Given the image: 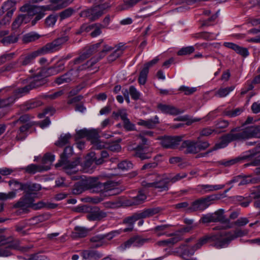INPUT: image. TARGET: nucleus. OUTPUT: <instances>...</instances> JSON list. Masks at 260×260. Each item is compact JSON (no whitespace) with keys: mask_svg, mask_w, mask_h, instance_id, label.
<instances>
[{"mask_svg":"<svg viewBox=\"0 0 260 260\" xmlns=\"http://www.w3.org/2000/svg\"><path fill=\"white\" fill-rule=\"evenodd\" d=\"M157 109L162 113L176 115L180 113L179 110L173 106L159 103L157 106Z\"/></svg>","mask_w":260,"mask_h":260,"instance_id":"24","label":"nucleus"},{"mask_svg":"<svg viewBox=\"0 0 260 260\" xmlns=\"http://www.w3.org/2000/svg\"><path fill=\"white\" fill-rule=\"evenodd\" d=\"M45 6H38L36 5H32L30 4H25L20 8V11L22 12H26L25 15H27V17L28 16H34L37 14L41 12V11L43 8H45Z\"/></svg>","mask_w":260,"mask_h":260,"instance_id":"19","label":"nucleus"},{"mask_svg":"<svg viewBox=\"0 0 260 260\" xmlns=\"http://www.w3.org/2000/svg\"><path fill=\"white\" fill-rule=\"evenodd\" d=\"M160 123L159 117L155 115L153 118L146 120L139 119L137 124L148 129H154Z\"/></svg>","mask_w":260,"mask_h":260,"instance_id":"20","label":"nucleus"},{"mask_svg":"<svg viewBox=\"0 0 260 260\" xmlns=\"http://www.w3.org/2000/svg\"><path fill=\"white\" fill-rule=\"evenodd\" d=\"M101 43H96L91 46L85 48L81 54L86 59L91 56L96 50L97 48L100 46Z\"/></svg>","mask_w":260,"mask_h":260,"instance_id":"38","label":"nucleus"},{"mask_svg":"<svg viewBox=\"0 0 260 260\" xmlns=\"http://www.w3.org/2000/svg\"><path fill=\"white\" fill-rule=\"evenodd\" d=\"M81 255L85 260H97L103 256V254L98 251L91 250H83Z\"/></svg>","mask_w":260,"mask_h":260,"instance_id":"27","label":"nucleus"},{"mask_svg":"<svg viewBox=\"0 0 260 260\" xmlns=\"http://www.w3.org/2000/svg\"><path fill=\"white\" fill-rule=\"evenodd\" d=\"M90 155H91V157L86 158L84 163V169L86 172L90 171L89 170L90 168H93L95 167L94 160L93 159V157L95 156V154L93 153H91Z\"/></svg>","mask_w":260,"mask_h":260,"instance_id":"53","label":"nucleus"},{"mask_svg":"<svg viewBox=\"0 0 260 260\" xmlns=\"http://www.w3.org/2000/svg\"><path fill=\"white\" fill-rule=\"evenodd\" d=\"M24 183L20 182L15 179H11L8 182L10 186H13L14 187L12 191H15L16 193L17 191L18 190H23Z\"/></svg>","mask_w":260,"mask_h":260,"instance_id":"50","label":"nucleus"},{"mask_svg":"<svg viewBox=\"0 0 260 260\" xmlns=\"http://www.w3.org/2000/svg\"><path fill=\"white\" fill-rule=\"evenodd\" d=\"M148 241L149 239H148L143 238L140 236L136 235L126 241L124 243V246L125 247H129L132 245L137 247L140 246Z\"/></svg>","mask_w":260,"mask_h":260,"instance_id":"22","label":"nucleus"},{"mask_svg":"<svg viewBox=\"0 0 260 260\" xmlns=\"http://www.w3.org/2000/svg\"><path fill=\"white\" fill-rule=\"evenodd\" d=\"M244 111L243 108H237L234 110H225L223 112L224 115L229 117H235L240 115Z\"/></svg>","mask_w":260,"mask_h":260,"instance_id":"44","label":"nucleus"},{"mask_svg":"<svg viewBox=\"0 0 260 260\" xmlns=\"http://www.w3.org/2000/svg\"><path fill=\"white\" fill-rule=\"evenodd\" d=\"M43 105V102L40 100H32L27 101L21 106V109L24 111H27Z\"/></svg>","mask_w":260,"mask_h":260,"instance_id":"32","label":"nucleus"},{"mask_svg":"<svg viewBox=\"0 0 260 260\" xmlns=\"http://www.w3.org/2000/svg\"><path fill=\"white\" fill-rule=\"evenodd\" d=\"M220 236L219 234L207 235L200 238L198 242L192 247V249L193 251L197 250L207 243H210L211 246L220 249V248L217 247L216 245V244H220Z\"/></svg>","mask_w":260,"mask_h":260,"instance_id":"9","label":"nucleus"},{"mask_svg":"<svg viewBox=\"0 0 260 260\" xmlns=\"http://www.w3.org/2000/svg\"><path fill=\"white\" fill-rule=\"evenodd\" d=\"M43 54H44L42 49L40 48L31 53L21 55L18 59V62L20 64V67L26 66L32 63L36 57Z\"/></svg>","mask_w":260,"mask_h":260,"instance_id":"16","label":"nucleus"},{"mask_svg":"<svg viewBox=\"0 0 260 260\" xmlns=\"http://www.w3.org/2000/svg\"><path fill=\"white\" fill-rule=\"evenodd\" d=\"M224 184L210 185L202 184L199 185L200 188L203 190L204 192H211L221 189L224 187Z\"/></svg>","mask_w":260,"mask_h":260,"instance_id":"37","label":"nucleus"},{"mask_svg":"<svg viewBox=\"0 0 260 260\" xmlns=\"http://www.w3.org/2000/svg\"><path fill=\"white\" fill-rule=\"evenodd\" d=\"M194 51V48L193 46H187L185 47H183L181 49H180L178 51L177 54L180 56L189 55L192 53Z\"/></svg>","mask_w":260,"mask_h":260,"instance_id":"58","label":"nucleus"},{"mask_svg":"<svg viewBox=\"0 0 260 260\" xmlns=\"http://www.w3.org/2000/svg\"><path fill=\"white\" fill-rule=\"evenodd\" d=\"M88 233V230L84 227L76 226L72 232L71 236L72 238H80L85 237Z\"/></svg>","mask_w":260,"mask_h":260,"instance_id":"34","label":"nucleus"},{"mask_svg":"<svg viewBox=\"0 0 260 260\" xmlns=\"http://www.w3.org/2000/svg\"><path fill=\"white\" fill-rule=\"evenodd\" d=\"M18 40V37L15 34H11L10 35L4 37L0 42L5 46L16 43Z\"/></svg>","mask_w":260,"mask_h":260,"instance_id":"40","label":"nucleus"},{"mask_svg":"<svg viewBox=\"0 0 260 260\" xmlns=\"http://www.w3.org/2000/svg\"><path fill=\"white\" fill-rule=\"evenodd\" d=\"M224 210L219 209L214 213H211L214 222H220L221 223H229V219L225 217L224 215Z\"/></svg>","mask_w":260,"mask_h":260,"instance_id":"33","label":"nucleus"},{"mask_svg":"<svg viewBox=\"0 0 260 260\" xmlns=\"http://www.w3.org/2000/svg\"><path fill=\"white\" fill-rule=\"evenodd\" d=\"M57 15H50L45 19V24L48 27L53 26L57 21Z\"/></svg>","mask_w":260,"mask_h":260,"instance_id":"64","label":"nucleus"},{"mask_svg":"<svg viewBox=\"0 0 260 260\" xmlns=\"http://www.w3.org/2000/svg\"><path fill=\"white\" fill-rule=\"evenodd\" d=\"M236 201L239 202L241 206L246 207L251 202L252 199L251 197L244 198L242 196H237L236 197Z\"/></svg>","mask_w":260,"mask_h":260,"instance_id":"52","label":"nucleus"},{"mask_svg":"<svg viewBox=\"0 0 260 260\" xmlns=\"http://www.w3.org/2000/svg\"><path fill=\"white\" fill-rule=\"evenodd\" d=\"M200 139V137H198L197 141H196L197 153L201 151L205 150L210 146L208 141H201L199 140Z\"/></svg>","mask_w":260,"mask_h":260,"instance_id":"55","label":"nucleus"},{"mask_svg":"<svg viewBox=\"0 0 260 260\" xmlns=\"http://www.w3.org/2000/svg\"><path fill=\"white\" fill-rule=\"evenodd\" d=\"M69 40L68 35L61 36L53 40L52 42L47 43L41 48L44 54L53 52L59 50L62 46Z\"/></svg>","mask_w":260,"mask_h":260,"instance_id":"10","label":"nucleus"},{"mask_svg":"<svg viewBox=\"0 0 260 260\" xmlns=\"http://www.w3.org/2000/svg\"><path fill=\"white\" fill-rule=\"evenodd\" d=\"M253 137L260 138V128L258 126H248L244 128L237 127L220 138L221 141L216 144L213 150L223 148L233 141H242Z\"/></svg>","mask_w":260,"mask_h":260,"instance_id":"1","label":"nucleus"},{"mask_svg":"<svg viewBox=\"0 0 260 260\" xmlns=\"http://www.w3.org/2000/svg\"><path fill=\"white\" fill-rule=\"evenodd\" d=\"M42 187L40 184L38 183H32L30 182L24 183L23 191L24 193H36L37 192L40 191Z\"/></svg>","mask_w":260,"mask_h":260,"instance_id":"29","label":"nucleus"},{"mask_svg":"<svg viewBox=\"0 0 260 260\" xmlns=\"http://www.w3.org/2000/svg\"><path fill=\"white\" fill-rule=\"evenodd\" d=\"M182 239V237L180 234H175L171 238L157 242L156 244L159 246H170L177 243Z\"/></svg>","mask_w":260,"mask_h":260,"instance_id":"28","label":"nucleus"},{"mask_svg":"<svg viewBox=\"0 0 260 260\" xmlns=\"http://www.w3.org/2000/svg\"><path fill=\"white\" fill-rule=\"evenodd\" d=\"M16 100V98L13 95L8 98L0 100V108L10 107L12 105Z\"/></svg>","mask_w":260,"mask_h":260,"instance_id":"47","label":"nucleus"},{"mask_svg":"<svg viewBox=\"0 0 260 260\" xmlns=\"http://www.w3.org/2000/svg\"><path fill=\"white\" fill-rule=\"evenodd\" d=\"M16 2L14 0H8L5 2L2 6V9L7 12L6 16L11 18L14 12L16 10Z\"/></svg>","mask_w":260,"mask_h":260,"instance_id":"26","label":"nucleus"},{"mask_svg":"<svg viewBox=\"0 0 260 260\" xmlns=\"http://www.w3.org/2000/svg\"><path fill=\"white\" fill-rule=\"evenodd\" d=\"M100 59V56L98 58H95V57L91 58L90 59L88 60L86 62V63L82 64L81 66L77 68V69L79 72L81 71L85 70L87 68H91L93 65H94Z\"/></svg>","mask_w":260,"mask_h":260,"instance_id":"45","label":"nucleus"},{"mask_svg":"<svg viewBox=\"0 0 260 260\" xmlns=\"http://www.w3.org/2000/svg\"><path fill=\"white\" fill-rule=\"evenodd\" d=\"M149 71L147 69L143 68L140 73L138 82L140 84L144 85L147 81V75Z\"/></svg>","mask_w":260,"mask_h":260,"instance_id":"56","label":"nucleus"},{"mask_svg":"<svg viewBox=\"0 0 260 260\" xmlns=\"http://www.w3.org/2000/svg\"><path fill=\"white\" fill-rule=\"evenodd\" d=\"M71 135L70 134L60 135L58 140L56 141L55 144L58 147H62L69 143L71 139Z\"/></svg>","mask_w":260,"mask_h":260,"instance_id":"42","label":"nucleus"},{"mask_svg":"<svg viewBox=\"0 0 260 260\" xmlns=\"http://www.w3.org/2000/svg\"><path fill=\"white\" fill-rule=\"evenodd\" d=\"M87 185L88 188L92 189L94 192H100L113 191V192L111 194L119 193L118 189L115 188L116 183L111 180L101 182L99 181L98 178L92 177L87 180Z\"/></svg>","mask_w":260,"mask_h":260,"instance_id":"4","label":"nucleus"},{"mask_svg":"<svg viewBox=\"0 0 260 260\" xmlns=\"http://www.w3.org/2000/svg\"><path fill=\"white\" fill-rule=\"evenodd\" d=\"M80 158L77 157L72 161H70L68 159L65 161H59L55 165V167H59L63 166L65 172L69 175H72L78 171L79 169L77 168V167L80 164Z\"/></svg>","mask_w":260,"mask_h":260,"instance_id":"12","label":"nucleus"},{"mask_svg":"<svg viewBox=\"0 0 260 260\" xmlns=\"http://www.w3.org/2000/svg\"><path fill=\"white\" fill-rule=\"evenodd\" d=\"M217 195L212 194L202 197L192 202L188 208V212L196 211H203L207 209L211 204L212 202L218 200Z\"/></svg>","mask_w":260,"mask_h":260,"instance_id":"8","label":"nucleus"},{"mask_svg":"<svg viewBox=\"0 0 260 260\" xmlns=\"http://www.w3.org/2000/svg\"><path fill=\"white\" fill-rule=\"evenodd\" d=\"M74 12L75 10L72 8H69L66 9L59 13L60 20H62L70 17Z\"/></svg>","mask_w":260,"mask_h":260,"instance_id":"57","label":"nucleus"},{"mask_svg":"<svg viewBox=\"0 0 260 260\" xmlns=\"http://www.w3.org/2000/svg\"><path fill=\"white\" fill-rule=\"evenodd\" d=\"M40 35L38 34L31 32L23 36L22 41L25 43L34 42L40 38Z\"/></svg>","mask_w":260,"mask_h":260,"instance_id":"46","label":"nucleus"},{"mask_svg":"<svg viewBox=\"0 0 260 260\" xmlns=\"http://www.w3.org/2000/svg\"><path fill=\"white\" fill-rule=\"evenodd\" d=\"M49 76L44 69L40 70L36 75L30 78L31 81L29 85L31 89H34L40 87L46 82V78Z\"/></svg>","mask_w":260,"mask_h":260,"instance_id":"14","label":"nucleus"},{"mask_svg":"<svg viewBox=\"0 0 260 260\" xmlns=\"http://www.w3.org/2000/svg\"><path fill=\"white\" fill-rule=\"evenodd\" d=\"M87 139L92 143L94 141L99 138L98 131L95 129H87Z\"/></svg>","mask_w":260,"mask_h":260,"instance_id":"51","label":"nucleus"},{"mask_svg":"<svg viewBox=\"0 0 260 260\" xmlns=\"http://www.w3.org/2000/svg\"><path fill=\"white\" fill-rule=\"evenodd\" d=\"M107 213L101 210L98 207H93L90 209L87 214L86 217L89 221L101 220L106 217Z\"/></svg>","mask_w":260,"mask_h":260,"instance_id":"18","label":"nucleus"},{"mask_svg":"<svg viewBox=\"0 0 260 260\" xmlns=\"http://www.w3.org/2000/svg\"><path fill=\"white\" fill-rule=\"evenodd\" d=\"M77 69H71L67 73L55 78L54 82L59 85L63 84L69 83L79 76Z\"/></svg>","mask_w":260,"mask_h":260,"instance_id":"13","label":"nucleus"},{"mask_svg":"<svg viewBox=\"0 0 260 260\" xmlns=\"http://www.w3.org/2000/svg\"><path fill=\"white\" fill-rule=\"evenodd\" d=\"M106 236L104 235H97L92 237L90 239L91 242L90 247L92 248H97L102 246L106 244L104 241Z\"/></svg>","mask_w":260,"mask_h":260,"instance_id":"30","label":"nucleus"},{"mask_svg":"<svg viewBox=\"0 0 260 260\" xmlns=\"http://www.w3.org/2000/svg\"><path fill=\"white\" fill-rule=\"evenodd\" d=\"M197 90L196 87H190L185 86H181L179 88V90L184 93L185 95H190L195 92Z\"/></svg>","mask_w":260,"mask_h":260,"instance_id":"63","label":"nucleus"},{"mask_svg":"<svg viewBox=\"0 0 260 260\" xmlns=\"http://www.w3.org/2000/svg\"><path fill=\"white\" fill-rule=\"evenodd\" d=\"M234 86H230L224 88H220L217 92L216 94L219 97L222 98L226 96L231 91L234 89Z\"/></svg>","mask_w":260,"mask_h":260,"instance_id":"60","label":"nucleus"},{"mask_svg":"<svg viewBox=\"0 0 260 260\" xmlns=\"http://www.w3.org/2000/svg\"><path fill=\"white\" fill-rule=\"evenodd\" d=\"M152 176V182H147L146 181L142 182L143 186L147 188H154L158 189L160 191H168L169 189V175L167 174H158L154 173L150 175Z\"/></svg>","mask_w":260,"mask_h":260,"instance_id":"5","label":"nucleus"},{"mask_svg":"<svg viewBox=\"0 0 260 260\" xmlns=\"http://www.w3.org/2000/svg\"><path fill=\"white\" fill-rule=\"evenodd\" d=\"M27 18L26 15H20L12 23V28L13 29L18 28Z\"/></svg>","mask_w":260,"mask_h":260,"instance_id":"54","label":"nucleus"},{"mask_svg":"<svg viewBox=\"0 0 260 260\" xmlns=\"http://www.w3.org/2000/svg\"><path fill=\"white\" fill-rule=\"evenodd\" d=\"M121 47H122V45H119L113 52L108 56L107 59L109 62H112L115 61L121 56L123 53V50L121 48Z\"/></svg>","mask_w":260,"mask_h":260,"instance_id":"43","label":"nucleus"},{"mask_svg":"<svg viewBox=\"0 0 260 260\" xmlns=\"http://www.w3.org/2000/svg\"><path fill=\"white\" fill-rule=\"evenodd\" d=\"M183 136H164L158 137L156 139L160 141V144L162 147L167 149L176 148L182 141Z\"/></svg>","mask_w":260,"mask_h":260,"instance_id":"11","label":"nucleus"},{"mask_svg":"<svg viewBox=\"0 0 260 260\" xmlns=\"http://www.w3.org/2000/svg\"><path fill=\"white\" fill-rule=\"evenodd\" d=\"M98 9L96 6H94L89 9L82 11L80 13V16L86 17L91 21H95L102 16L101 11Z\"/></svg>","mask_w":260,"mask_h":260,"instance_id":"17","label":"nucleus"},{"mask_svg":"<svg viewBox=\"0 0 260 260\" xmlns=\"http://www.w3.org/2000/svg\"><path fill=\"white\" fill-rule=\"evenodd\" d=\"M223 46L234 50L243 57H246L249 55V52L247 48L241 47L233 43L225 42Z\"/></svg>","mask_w":260,"mask_h":260,"instance_id":"23","label":"nucleus"},{"mask_svg":"<svg viewBox=\"0 0 260 260\" xmlns=\"http://www.w3.org/2000/svg\"><path fill=\"white\" fill-rule=\"evenodd\" d=\"M0 257H7L12 255L13 249H21L26 251L29 248L20 247L19 240L12 241L11 238H6L5 236H0Z\"/></svg>","mask_w":260,"mask_h":260,"instance_id":"6","label":"nucleus"},{"mask_svg":"<svg viewBox=\"0 0 260 260\" xmlns=\"http://www.w3.org/2000/svg\"><path fill=\"white\" fill-rule=\"evenodd\" d=\"M36 193H24V194L13 205L14 208H19L16 212L17 215L26 214L29 212V208L34 210H39L46 207V204L42 201L35 203Z\"/></svg>","mask_w":260,"mask_h":260,"instance_id":"2","label":"nucleus"},{"mask_svg":"<svg viewBox=\"0 0 260 260\" xmlns=\"http://www.w3.org/2000/svg\"><path fill=\"white\" fill-rule=\"evenodd\" d=\"M128 150L135 151L134 155L140 158L141 160L148 159L151 157L153 151L152 148L138 145L136 148L128 147Z\"/></svg>","mask_w":260,"mask_h":260,"instance_id":"15","label":"nucleus"},{"mask_svg":"<svg viewBox=\"0 0 260 260\" xmlns=\"http://www.w3.org/2000/svg\"><path fill=\"white\" fill-rule=\"evenodd\" d=\"M30 127L31 125L27 123L21 126L17 132L15 139L18 141L24 140L27 137V132Z\"/></svg>","mask_w":260,"mask_h":260,"instance_id":"31","label":"nucleus"},{"mask_svg":"<svg viewBox=\"0 0 260 260\" xmlns=\"http://www.w3.org/2000/svg\"><path fill=\"white\" fill-rule=\"evenodd\" d=\"M49 76L56 75L64 70V62L61 60L58 61L53 66L44 69Z\"/></svg>","mask_w":260,"mask_h":260,"instance_id":"25","label":"nucleus"},{"mask_svg":"<svg viewBox=\"0 0 260 260\" xmlns=\"http://www.w3.org/2000/svg\"><path fill=\"white\" fill-rule=\"evenodd\" d=\"M260 152V144H258L255 148L245 152V154L242 156L243 159H249L253 157L256 154Z\"/></svg>","mask_w":260,"mask_h":260,"instance_id":"49","label":"nucleus"},{"mask_svg":"<svg viewBox=\"0 0 260 260\" xmlns=\"http://www.w3.org/2000/svg\"><path fill=\"white\" fill-rule=\"evenodd\" d=\"M171 226L170 224H161L157 225L153 229L154 233L157 236H161L165 235L168 230Z\"/></svg>","mask_w":260,"mask_h":260,"instance_id":"41","label":"nucleus"},{"mask_svg":"<svg viewBox=\"0 0 260 260\" xmlns=\"http://www.w3.org/2000/svg\"><path fill=\"white\" fill-rule=\"evenodd\" d=\"M146 199V195L141 192H139L137 196L133 198L128 201V205H139L142 204Z\"/></svg>","mask_w":260,"mask_h":260,"instance_id":"36","label":"nucleus"},{"mask_svg":"<svg viewBox=\"0 0 260 260\" xmlns=\"http://www.w3.org/2000/svg\"><path fill=\"white\" fill-rule=\"evenodd\" d=\"M248 233L247 230L237 229L233 232H224L219 234L220 236L221 242L220 244H216V246L218 248H224L227 247L230 243L233 240L246 235Z\"/></svg>","mask_w":260,"mask_h":260,"instance_id":"7","label":"nucleus"},{"mask_svg":"<svg viewBox=\"0 0 260 260\" xmlns=\"http://www.w3.org/2000/svg\"><path fill=\"white\" fill-rule=\"evenodd\" d=\"M73 154V148L71 146L66 147L63 153L60 155L59 161H65L68 159Z\"/></svg>","mask_w":260,"mask_h":260,"instance_id":"48","label":"nucleus"},{"mask_svg":"<svg viewBox=\"0 0 260 260\" xmlns=\"http://www.w3.org/2000/svg\"><path fill=\"white\" fill-rule=\"evenodd\" d=\"M179 149L180 150L185 149L184 152L185 154H196L197 153L196 141L192 140L184 141Z\"/></svg>","mask_w":260,"mask_h":260,"instance_id":"21","label":"nucleus"},{"mask_svg":"<svg viewBox=\"0 0 260 260\" xmlns=\"http://www.w3.org/2000/svg\"><path fill=\"white\" fill-rule=\"evenodd\" d=\"M110 1L109 0L108 2L101 3L97 5H95L97 8H98L100 11H101L102 15L104 13L105 11L107 10L108 9H110L111 7V5L110 4Z\"/></svg>","mask_w":260,"mask_h":260,"instance_id":"61","label":"nucleus"},{"mask_svg":"<svg viewBox=\"0 0 260 260\" xmlns=\"http://www.w3.org/2000/svg\"><path fill=\"white\" fill-rule=\"evenodd\" d=\"M16 196L15 191H11L8 193L0 192V201H6L14 199Z\"/></svg>","mask_w":260,"mask_h":260,"instance_id":"59","label":"nucleus"},{"mask_svg":"<svg viewBox=\"0 0 260 260\" xmlns=\"http://www.w3.org/2000/svg\"><path fill=\"white\" fill-rule=\"evenodd\" d=\"M159 207L148 208L142 211L136 212L131 216L125 218L123 223L128 224V227L123 230V232L132 231L134 228V223L141 219L146 218L152 216L160 211Z\"/></svg>","mask_w":260,"mask_h":260,"instance_id":"3","label":"nucleus"},{"mask_svg":"<svg viewBox=\"0 0 260 260\" xmlns=\"http://www.w3.org/2000/svg\"><path fill=\"white\" fill-rule=\"evenodd\" d=\"M133 167V164L127 160H124L118 164V168L122 170H127L132 169Z\"/></svg>","mask_w":260,"mask_h":260,"instance_id":"62","label":"nucleus"},{"mask_svg":"<svg viewBox=\"0 0 260 260\" xmlns=\"http://www.w3.org/2000/svg\"><path fill=\"white\" fill-rule=\"evenodd\" d=\"M31 90V87L28 85L21 88H18L13 92V96L16 98V100L19 97L22 96L27 94Z\"/></svg>","mask_w":260,"mask_h":260,"instance_id":"39","label":"nucleus"},{"mask_svg":"<svg viewBox=\"0 0 260 260\" xmlns=\"http://www.w3.org/2000/svg\"><path fill=\"white\" fill-rule=\"evenodd\" d=\"M49 169L50 168H46L45 170H47ZM21 170L24 171L25 173L30 174H34L38 172H41L44 169L43 167L40 166L35 164H30L26 167L22 168Z\"/></svg>","mask_w":260,"mask_h":260,"instance_id":"35","label":"nucleus"}]
</instances>
